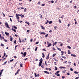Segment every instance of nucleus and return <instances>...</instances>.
<instances>
[{"mask_svg": "<svg viewBox=\"0 0 79 79\" xmlns=\"http://www.w3.org/2000/svg\"><path fill=\"white\" fill-rule=\"evenodd\" d=\"M5 26H6V27L8 28V29H10V27H9V26H8V23H7L6 22L5 23Z\"/></svg>", "mask_w": 79, "mask_h": 79, "instance_id": "obj_1", "label": "nucleus"}, {"mask_svg": "<svg viewBox=\"0 0 79 79\" xmlns=\"http://www.w3.org/2000/svg\"><path fill=\"white\" fill-rule=\"evenodd\" d=\"M59 68L60 69H65L66 68V67L60 66V67Z\"/></svg>", "mask_w": 79, "mask_h": 79, "instance_id": "obj_2", "label": "nucleus"}, {"mask_svg": "<svg viewBox=\"0 0 79 79\" xmlns=\"http://www.w3.org/2000/svg\"><path fill=\"white\" fill-rule=\"evenodd\" d=\"M42 62L41 61H40L39 63V66H41V65H42Z\"/></svg>", "mask_w": 79, "mask_h": 79, "instance_id": "obj_3", "label": "nucleus"}, {"mask_svg": "<svg viewBox=\"0 0 79 79\" xmlns=\"http://www.w3.org/2000/svg\"><path fill=\"white\" fill-rule=\"evenodd\" d=\"M44 72L45 73H46V74H50V73L47 72V71H44Z\"/></svg>", "mask_w": 79, "mask_h": 79, "instance_id": "obj_4", "label": "nucleus"}, {"mask_svg": "<svg viewBox=\"0 0 79 79\" xmlns=\"http://www.w3.org/2000/svg\"><path fill=\"white\" fill-rule=\"evenodd\" d=\"M10 42H11V41H12V40H13V37L10 36Z\"/></svg>", "mask_w": 79, "mask_h": 79, "instance_id": "obj_5", "label": "nucleus"}, {"mask_svg": "<svg viewBox=\"0 0 79 79\" xmlns=\"http://www.w3.org/2000/svg\"><path fill=\"white\" fill-rule=\"evenodd\" d=\"M42 57H43V58H45V54H44V52H43L42 53Z\"/></svg>", "mask_w": 79, "mask_h": 79, "instance_id": "obj_6", "label": "nucleus"}, {"mask_svg": "<svg viewBox=\"0 0 79 79\" xmlns=\"http://www.w3.org/2000/svg\"><path fill=\"white\" fill-rule=\"evenodd\" d=\"M40 33L41 34H43L44 35H45V34H46V33L44 32H40Z\"/></svg>", "mask_w": 79, "mask_h": 79, "instance_id": "obj_7", "label": "nucleus"}, {"mask_svg": "<svg viewBox=\"0 0 79 79\" xmlns=\"http://www.w3.org/2000/svg\"><path fill=\"white\" fill-rule=\"evenodd\" d=\"M26 54H27V53H26V52H24L23 54L24 56H26Z\"/></svg>", "mask_w": 79, "mask_h": 79, "instance_id": "obj_8", "label": "nucleus"}, {"mask_svg": "<svg viewBox=\"0 0 79 79\" xmlns=\"http://www.w3.org/2000/svg\"><path fill=\"white\" fill-rule=\"evenodd\" d=\"M5 34H6L7 36L9 35V33L8 32H5Z\"/></svg>", "mask_w": 79, "mask_h": 79, "instance_id": "obj_9", "label": "nucleus"}, {"mask_svg": "<svg viewBox=\"0 0 79 79\" xmlns=\"http://www.w3.org/2000/svg\"><path fill=\"white\" fill-rule=\"evenodd\" d=\"M40 26L42 29H45V27L42 25H41Z\"/></svg>", "mask_w": 79, "mask_h": 79, "instance_id": "obj_10", "label": "nucleus"}, {"mask_svg": "<svg viewBox=\"0 0 79 79\" xmlns=\"http://www.w3.org/2000/svg\"><path fill=\"white\" fill-rule=\"evenodd\" d=\"M51 45H52V44L51 43L49 44H48V45L47 46V47H50Z\"/></svg>", "mask_w": 79, "mask_h": 79, "instance_id": "obj_11", "label": "nucleus"}, {"mask_svg": "<svg viewBox=\"0 0 79 79\" xmlns=\"http://www.w3.org/2000/svg\"><path fill=\"white\" fill-rule=\"evenodd\" d=\"M71 56H74V57H76V55H75V54H71Z\"/></svg>", "mask_w": 79, "mask_h": 79, "instance_id": "obj_12", "label": "nucleus"}, {"mask_svg": "<svg viewBox=\"0 0 79 79\" xmlns=\"http://www.w3.org/2000/svg\"><path fill=\"white\" fill-rule=\"evenodd\" d=\"M61 56H62V55H63V53H64V52H63V51H62L61 52Z\"/></svg>", "mask_w": 79, "mask_h": 79, "instance_id": "obj_13", "label": "nucleus"}, {"mask_svg": "<svg viewBox=\"0 0 79 79\" xmlns=\"http://www.w3.org/2000/svg\"><path fill=\"white\" fill-rule=\"evenodd\" d=\"M8 62V61H6L4 63V64H2V65H6V63H7Z\"/></svg>", "mask_w": 79, "mask_h": 79, "instance_id": "obj_14", "label": "nucleus"}, {"mask_svg": "<svg viewBox=\"0 0 79 79\" xmlns=\"http://www.w3.org/2000/svg\"><path fill=\"white\" fill-rule=\"evenodd\" d=\"M68 54H70L71 53V51L69 50H68Z\"/></svg>", "mask_w": 79, "mask_h": 79, "instance_id": "obj_15", "label": "nucleus"}, {"mask_svg": "<svg viewBox=\"0 0 79 79\" xmlns=\"http://www.w3.org/2000/svg\"><path fill=\"white\" fill-rule=\"evenodd\" d=\"M67 47L69 49H71V47L69 46H67Z\"/></svg>", "mask_w": 79, "mask_h": 79, "instance_id": "obj_16", "label": "nucleus"}, {"mask_svg": "<svg viewBox=\"0 0 79 79\" xmlns=\"http://www.w3.org/2000/svg\"><path fill=\"white\" fill-rule=\"evenodd\" d=\"M74 73H75V74H78L79 73V72L75 71L74 72Z\"/></svg>", "mask_w": 79, "mask_h": 79, "instance_id": "obj_17", "label": "nucleus"}, {"mask_svg": "<svg viewBox=\"0 0 79 79\" xmlns=\"http://www.w3.org/2000/svg\"><path fill=\"white\" fill-rule=\"evenodd\" d=\"M21 15H20V14H16V16H21Z\"/></svg>", "mask_w": 79, "mask_h": 79, "instance_id": "obj_18", "label": "nucleus"}, {"mask_svg": "<svg viewBox=\"0 0 79 79\" xmlns=\"http://www.w3.org/2000/svg\"><path fill=\"white\" fill-rule=\"evenodd\" d=\"M1 46H2V47H4V46H5V45H4L3 44H2V43H1Z\"/></svg>", "mask_w": 79, "mask_h": 79, "instance_id": "obj_19", "label": "nucleus"}, {"mask_svg": "<svg viewBox=\"0 0 79 79\" xmlns=\"http://www.w3.org/2000/svg\"><path fill=\"white\" fill-rule=\"evenodd\" d=\"M13 27H14V29H17V27H16V26H13Z\"/></svg>", "mask_w": 79, "mask_h": 79, "instance_id": "obj_20", "label": "nucleus"}, {"mask_svg": "<svg viewBox=\"0 0 79 79\" xmlns=\"http://www.w3.org/2000/svg\"><path fill=\"white\" fill-rule=\"evenodd\" d=\"M52 23H53V22H52V21H51L50 22H49V24H52Z\"/></svg>", "mask_w": 79, "mask_h": 79, "instance_id": "obj_21", "label": "nucleus"}, {"mask_svg": "<svg viewBox=\"0 0 79 79\" xmlns=\"http://www.w3.org/2000/svg\"><path fill=\"white\" fill-rule=\"evenodd\" d=\"M45 64L46 66H48V64H47V63L46 62V61H45Z\"/></svg>", "mask_w": 79, "mask_h": 79, "instance_id": "obj_22", "label": "nucleus"}, {"mask_svg": "<svg viewBox=\"0 0 79 79\" xmlns=\"http://www.w3.org/2000/svg\"><path fill=\"white\" fill-rule=\"evenodd\" d=\"M62 58H64V59H65V60H66V57L65 56H62Z\"/></svg>", "mask_w": 79, "mask_h": 79, "instance_id": "obj_23", "label": "nucleus"}, {"mask_svg": "<svg viewBox=\"0 0 79 79\" xmlns=\"http://www.w3.org/2000/svg\"><path fill=\"white\" fill-rule=\"evenodd\" d=\"M25 23L27 24L28 25H29V23L27 22H26Z\"/></svg>", "mask_w": 79, "mask_h": 79, "instance_id": "obj_24", "label": "nucleus"}, {"mask_svg": "<svg viewBox=\"0 0 79 79\" xmlns=\"http://www.w3.org/2000/svg\"><path fill=\"white\" fill-rule=\"evenodd\" d=\"M55 70H58V68H57V67H56L55 66Z\"/></svg>", "mask_w": 79, "mask_h": 79, "instance_id": "obj_25", "label": "nucleus"}, {"mask_svg": "<svg viewBox=\"0 0 79 79\" xmlns=\"http://www.w3.org/2000/svg\"><path fill=\"white\" fill-rule=\"evenodd\" d=\"M59 22L60 23H61V20H60V19H59Z\"/></svg>", "mask_w": 79, "mask_h": 79, "instance_id": "obj_26", "label": "nucleus"}, {"mask_svg": "<svg viewBox=\"0 0 79 79\" xmlns=\"http://www.w3.org/2000/svg\"><path fill=\"white\" fill-rule=\"evenodd\" d=\"M4 42H8V40H5L4 39Z\"/></svg>", "mask_w": 79, "mask_h": 79, "instance_id": "obj_27", "label": "nucleus"}, {"mask_svg": "<svg viewBox=\"0 0 79 79\" xmlns=\"http://www.w3.org/2000/svg\"><path fill=\"white\" fill-rule=\"evenodd\" d=\"M56 55V54H53V55H52V57H54V56H55Z\"/></svg>", "mask_w": 79, "mask_h": 79, "instance_id": "obj_28", "label": "nucleus"}, {"mask_svg": "<svg viewBox=\"0 0 79 79\" xmlns=\"http://www.w3.org/2000/svg\"><path fill=\"white\" fill-rule=\"evenodd\" d=\"M20 67H23V64H20Z\"/></svg>", "mask_w": 79, "mask_h": 79, "instance_id": "obj_29", "label": "nucleus"}, {"mask_svg": "<svg viewBox=\"0 0 79 79\" xmlns=\"http://www.w3.org/2000/svg\"><path fill=\"white\" fill-rule=\"evenodd\" d=\"M66 70L62 71V73H66Z\"/></svg>", "mask_w": 79, "mask_h": 79, "instance_id": "obj_30", "label": "nucleus"}, {"mask_svg": "<svg viewBox=\"0 0 79 79\" xmlns=\"http://www.w3.org/2000/svg\"><path fill=\"white\" fill-rule=\"evenodd\" d=\"M35 51L36 52V51H37V47H36L35 48Z\"/></svg>", "mask_w": 79, "mask_h": 79, "instance_id": "obj_31", "label": "nucleus"}, {"mask_svg": "<svg viewBox=\"0 0 79 79\" xmlns=\"http://www.w3.org/2000/svg\"><path fill=\"white\" fill-rule=\"evenodd\" d=\"M57 49L59 50V51H61V49L60 48H58Z\"/></svg>", "mask_w": 79, "mask_h": 79, "instance_id": "obj_32", "label": "nucleus"}, {"mask_svg": "<svg viewBox=\"0 0 79 79\" xmlns=\"http://www.w3.org/2000/svg\"><path fill=\"white\" fill-rule=\"evenodd\" d=\"M40 61H41L42 62V61H43V60H42V58H41L40 59Z\"/></svg>", "mask_w": 79, "mask_h": 79, "instance_id": "obj_33", "label": "nucleus"}, {"mask_svg": "<svg viewBox=\"0 0 79 79\" xmlns=\"http://www.w3.org/2000/svg\"><path fill=\"white\" fill-rule=\"evenodd\" d=\"M14 59H12L10 60V62H12V61H13Z\"/></svg>", "mask_w": 79, "mask_h": 79, "instance_id": "obj_34", "label": "nucleus"}, {"mask_svg": "<svg viewBox=\"0 0 79 79\" xmlns=\"http://www.w3.org/2000/svg\"><path fill=\"white\" fill-rule=\"evenodd\" d=\"M52 48H52L53 50H56V49H55V48H54V47H52Z\"/></svg>", "mask_w": 79, "mask_h": 79, "instance_id": "obj_35", "label": "nucleus"}, {"mask_svg": "<svg viewBox=\"0 0 79 79\" xmlns=\"http://www.w3.org/2000/svg\"><path fill=\"white\" fill-rule=\"evenodd\" d=\"M35 77H37V74L36 73H35Z\"/></svg>", "mask_w": 79, "mask_h": 79, "instance_id": "obj_36", "label": "nucleus"}, {"mask_svg": "<svg viewBox=\"0 0 79 79\" xmlns=\"http://www.w3.org/2000/svg\"><path fill=\"white\" fill-rule=\"evenodd\" d=\"M14 41V44H16V40H15Z\"/></svg>", "mask_w": 79, "mask_h": 79, "instance_id": "obj_37", "label": "nucleus"}, {"mask_svg": "<svg viewBox=\"0 0 79 79\" xmlns=\"http://www.w3.org/2000/svg\"><path fill=\"white\" fill-rule=\"evenodd\" d=\"M51 2L52 3H54V1L52 0L51 1Z\"/></svg>", "mask_w": 79, "mask_h": 79, "instance_id": "obj_38", "label": "nucleus"}, {"mask_svg": "<svg viewBox=\"0 0 79 79\" xmlns=\"http://www.w3.org/2000/svg\"><path fill=\"white\" fill-rule=\"evenodd\" d=\"M16 17L17 19H19V17L18 16H16Z\"/></svg>", "mask_w": 79, "mask_h": 79, "instance_id": "obj_39", "label": "nucleus"}, {"mask_svg": "<svg viewBox=\"0 0 79 79\" xmlns=\"http://www.w3.org/2000/svg\"><path fill=\"white\" fill-rule=\"evenodd\" d=\"M63 18H64V15H62L61 17H60V18L63 19Z\"/></svg>", "mask_w": 79, "mask_h": 79, "instance_id": "obj_40", "label": "nucleus"}, {"mask_svg": "<svg viewBox=\"0 0 79 79\" xmlns=\"http://www.w3.org/2000/svg\"><path fill=\"white\" fill-rule=\"evenodd\" d=\"M45 5V4H42L41 5V6H44Z\"/></svg>", "mask_w": 79, "mask_h": 79, "instance_id": "obj_41", "label": "nucleus"}, {"mask_svg": "<svg viewBox=\"0 0 79 79\" xmlns=\"http://www.w3.org/2000/svg\"><path fill=\"white\" fill-rule=\"evenodd\" d=\"M49 59V57L47 56L46 57V60H48Z\"/></svg>", "mask_w": 79, "mask_h": 79, "instance_id": "obj_42", "label": "nucleus"}, {"mask_svg": "<svg viewBox=\"0 0 79 79\" xmlns=\"http://www.w3.org/2000/svg\"><path fill=\"white\" fill-rule=\"evenodd\" d=\"M54 60L55 61H58V60L55 58H54Z\"/></svg>", "mask_w": 79, "mask_h": 79, "instance_id": "obj_43", "label": "nucleus"}, {"mask_svg": "<svg viewBox=\"0 0 79 79\" xmlns=\"http://www.w3.org/2000/svg\"><path fill=\"white\" fill-rule=\"evenodd\" d=\"M48 35V34H47L45 35V37H47V36Z\"/></svg>", "mask_w": 79, "mask_h": 79, "instance_id": "obj_44", "label": "nucleus"}, {"mask_svg": "<svg viewBox=\"0 0 79 79\" xmlns=\"http://www.w3.org/2000/svg\"><path fill=\"white\" fill-rule=\"evenodd\" d=\"M73 65L74 66H76V63H74Z\"/></svg>", "mask_w": 79, "mask_h": 79, "instance_id": "obj_45", "label": "nucleus"}, {"mask_svg": "<svg viewBox=\"0 0 79 79\" xmlns=\"http://www.w3.org/2000/svg\"><path fill=\"white\" fill-rule=\"evenodd\" d=\"M39 43V42H37L35 43V44H38Z\"/></svg>", "mask_w": 79, "mask_h": 79, "instance_id": "obj_46", "label": "nucleus"}, {"mask_svg": "<svg viewBox=\"0 0 79 79\" xmlns=\"http://www.w3.org/2000/svg\"><path fill=\"white\" fill-rule=\"evenodd\" d=\"M19 42L20 43H21V39H20V38H19Z\"/></svg>", "mask_w": 79, "mask_h": 79, "instance_id": "obj_47", "label": "nucleus"}, {"mask_svg": "<svg viewBox=\"0 0 79 79\" xmlns=\"http://www.w3.org/2000/svg\"><path fill=\"white\" fill-rule=\"evenodd\" d=\"M26 10H27V9H26V8H25L24 10V12H26Z\"/></svg>", "mask_w": 79, "mask_h": 79, "instance_id": "obj_48", "label": "nucleus"}, {"mask_svg": "<svg viewBox=\"0 0 79 79\" xmlns=\"http://www.w3.org/2000/svg\"><path fill=\"white\" fill-rule=\"evenodd\" d=\"M54 29H56V28H57V27L56 26H55V27L54 26Z\"/></svg>", "mask_w": 79, "mask_h": 79, "instance_id": "obj_49", "label": "nucleus"}, {"mask_svg": "<svg viewBox=\"0 0 79 79\" xmlns=\"http://www.w3.org/2000/svg\"><path fill=\"white\" fill-rule=\"evenodd\" d=\"M13 31L15 32H16V30L15 29H14Z\"/></svg>", "mask_w": 79, "mask_h": 79, "instance_id": "obj_50", "label": "nucleus"}, {"mask_svg": "<svg viewBox=\"0 0 79 79\" xmlns=\"http://www.w3.org/2000/svg\"><path fill=\"white\" fill-rule=\"evenodd\" d=\"M60 73V71H57L56 72V73H57V74H58V73Z\"/></svg>", "mask_w": 79, "mask_h": 79, "instance_id": "obj_51", "label": "nucleus"}, {"mask_svg": "<svg viewBox=\"0 0 79 79\" xmlns=\"http://www.w3.org/2000/svg\"><path fill=\"white\" fill-rule=\"evenodd\" d=\"M67 75H68V76H69V75H70V74L69 73H68L67 74Z\"/></svg>", "mask_w": 79, "mask_h": 79, "instance_id": "obj_52", "label": "nucleus"}, {"mask_svg": "<svg viewBox=\"0 0 79 79\" xmlns=\"http://www.w3.org/2000/svg\"><path fill=\"white\" fill-rule=\"evenodd\" d=\"M40 18H42V15L40 14Z\"/></svg>", "mask_w": 79, "mask_h": 79, "instance_id": "obj_53", "label": "nucleus"}, {"mask_svg": "<svg viewBox=\"0 0 79 79\" xmlns=\"http://www.w3.org/2000/svg\"><path fill=\"white\" fill-rule=\"evenodd\" d=\"M60 60L62 61H63V58H60Z\"/></svg>", "mask_w": 79, "mask_h": 79, "instance_id": "obj_54", "label": "nucleus"}, {"mask_svg": "<svg viewBox=\"0 0 79 79\" xmlns=\"http://www.w3.org/2000/svg\"><path fill=\"white\" fill-rule=\"evenodd\" d=\"M70 70H71V71H73V69L72 68H70Z\"/></svg>", "mask_w": 79, "mask_h": 79, "instance_id": "obj_55", "label": "nucleus"}, {"mask_svg": "<svg viewBox=\"0 0 79 79\" xmlns=\"http://www.w3.org/2000/svg\"><path fill=\"white\" fill-rule=\"evenodd\" d=\"M18 74V72H16L15 73V75H16L17 74Z\"/></svg>", "mask_w": 79, "mask_h": 79, "instance_id": "obj_56", "label": "nucleus"}, {"mask_svg": "<svg viewBox=\"0 0 79 79\" xmlns=\"http://www.w3.org/2000/svg\"><path fill=\"white\" fill-rule=\"evenodd\" d=\"M66 62H67V61H64V62H63V63L64 64V63H66Z\"/></svg>", "mask_w": 79, "mask_h": 79, "instance_id": "obj_57", "label": "nucleus"}, {"mask_svg": "<svg viewBox=\"0 0 79 79\" xmlns=\"http://www.w3.org/2000/svg\"><path fill=\"white\" fill-rule=\"evenodd\" d=\"M49 32H52V30H50L49 31Z\"/></svg>", "mask_w": 79, "mask_h": 79, "instance_id": "obj_58", "label": "nucleus"}, {"mask_svg": "<svg viewBox=\"0 0 79 79\" xmlns=\"http://www.w3.org/2000/svg\"><path fill=\"white\" fill-rule=\"evenodd\" d=\"M79 79V77H77L75 79Z\"/></svg>", "mask_w": 79, "mask_h": 79, "instance_id": "obj_59", "label": "nucleus"}, {"mask_svg": "<svg viewBox=\"0 0 79 79\" xmlns=\"http://www.w3.org/2000/svg\"><path fill=\"white\" fill-rule=\"evenodd\" d=\"M38 4L39 5H40V2H39L38 3Z\"/></svg>", "mask_w": 79, "mask_h": 79, "instance_id": "obj_60", "label": "nucleus"}, {"mask_svg": "<svg viewBox=\"0 0 79 79\" xmlns=\"http://www.w3.org/2000/svg\"><path fill=\"white\" fill-rule=\"evenodd\" d=\"M57 76H60V74H57Z\"/></svg>", "mask_w": 79, "mask_h": 79, "instance_id": "obj_61", "label": "nucleus"}, {"mask_svg": "<svg viewBox=\"0 0 79 79\" xmlns=\"http://www.w3.org/2000/svg\"><path fill=\"white\" fill-rule=\"evenodd\" d=\"M54 64H55V65H56L57 64H56V62H54Z\"/></svg>", "mask_w": 79, "mask_h": 79, "instance_id": "obj_62", "label": "nucleus"}, {"mask_svg": "<svg viewBox=\"0 0 79 79\" xmlns=\"http://www.w3.org/2000/svg\"><path fill=\"white\" fill-rule=\"evenodd\" d=\"M0 40H2V37H0Z\"/></svg>", "mask_w": 79, "mask_h": 79, "instance_id": "obj_63", "label": "nucleus"}, {"mask_svg": "<svg viewBox=\"0 0 79 79\" xmlns=\"http://www.w3.org/2000/svg\"><path fill=\"white\" fill-rule=\"evenodd\" d=\"M32 40H33L32 39H31L30 40L31 42H32Z\"/></svg>", "mask_w": 79, "mask_h": 79, "instance_id": "obj_64", "label": "nucleus"}]
</instances>
